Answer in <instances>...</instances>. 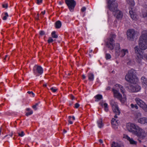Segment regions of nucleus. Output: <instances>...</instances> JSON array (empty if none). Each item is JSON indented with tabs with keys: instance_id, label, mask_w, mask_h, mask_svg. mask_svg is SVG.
I'll use <instances>...</instances> for the list:
<instances>
[{
	"instance_id": "15",
	"label": "nucleus",
	"mask_w": 147,
	"mask_h": 147,
	"mask_svg": "<svg viewBox=\"0 0 147 147\" xmlns=\"http://www.w3.org/2000/svg\"><path fill=\"white\" fill-rule=\"evenodd\" d=\"M139 123L142 124L147 123V118L146 117L142 118L138 120Z\"/></svg>"
},
{
	"instance_id": "19",
	"label": "nucleus",
	"mask_w": 147,
	"mask_h": 147,
	"mask_svg": "<svg viewBox=\"0 0 147 147\" xmlns=\"http://www.w3.org/2000/svg\"><path fill=\"white\" fill-rule=\"evenodd\" d=\"M115 46V49L116 50V53H118L120 51V48L119 44L118 43H116L115 45H113Z\"/></svg>"
},
{
	"instance_id": "34",
	"label": "nucleus",
	"mask_w": 147,
	"mask_h": 147,
	"mask_svg": "<svg viewBox=\"0 0 147 147\" xmlns=\"http://www.w3.org/2000/svg\"><path fill=\"white\" fill-rule=\"evenodd\" d=\"M39 102L36 103L35 105H33L32 106V108L34 109L35 110H36L37 109V106L39 104Z\"/></svg>"
},
{
	"instance_id": "17",
	"label": "nucleus",
	"mask_w": 147,
	"mask_h": 147,
	"mask_svg": "<svg viewBox=\"0 0 147 147\" xmlns=\"http://www.w3.org/2000/svg\"><path fill=\"white\" fill-rule=\"evenodd\" d=\"M99 104L102 107H104L105 108V111L107 112L108 111V105L106 103H104L103 102H102L99 103Z\"/></svg>"
},
{
	"instance_id": "35",
	"label": "nucleus",
	"mask_w": 147,
	"mask_h": 147,
	"mask_svg": "<svg viewBox=\"0 0 147 147\" xmlns=\"http://www.w3.org/2000/svg\"><path fill=\"white\" fill-rule=\"evenodd\" d=\"M5 16L3 18V20H6L7 19V17H8L9 15L7 12H5L4 13Z\"/></svg>"
},
{
	"instance_id": "62",
	"label": "nucleus",
	"mask_w": 147,
	"mask_h": 147,
	"mask_svg": "<svg viewBox=\"0 0 147 147\" xmlns=\"http://www.w3.org/2000/svg\"><path fill=\"white\" fill-rule=\"evenodd\" d=\"M63 132L64 133H65L67 132V131L65 129L63 130Z\"/></svg>"
},
{
	"instance_id": "57",
	"label": "nucleus",
	"mask_w": 147,
	"mask_h": 147,
	"mask_svg": "<svg viewBox=\"0 0 147 147\" xmlns=\"http://www.w3.org/2000/svg\"><path fill=\"white\" fill-rule=\"evenodd\" d=\"M45 11H42L41 12V13H42L43 15H44L45 14Z\"/></svg>"
},
{
	"instance_id": "51",
	"label": "nucleus",
	"mask_w": 147,
	"mask_h": 147,
	"mask_svg": "<svg viewBox=\"0 0 147 147\" xmlns=\"http://www.w3.org/2000/svg\"><path fill=\"white\" fill-rule=\"evenodd\" d=\"M144 57L146 59V60H147V54L144 55Z\"/></svg>"
},
{
	"instance_id": "27",
	"label": "nucleus",
	"mask_w": 147,
	"mask_h": 147,
	"mask_svg": "<svg viewBox=\"0 0 147 147\" xmlns=\"http://www.w3.org/2000/svg\"><path fill=\"white\" fill-rule=\"evenodd\" d=\"M88 79L90 81H92L94 79V75L92 73H89L88 75Z\"/></svg>"
},
{
	"instance_id": "4",
	"label": "nucleus",
	"mask_w": 147,
	"mask_h": 147,
	"mask_svg": "<svg viewBox=\"0 0 147 147\" xmlns=\"http://www.w3.org/2000/svg\"><path fill=\"white\" fill-rule=\"evenodd\" d=\"M116 35L114 34H111L110 37L106 42V46L110 50L114 49L113 45H114L115 41L114 39L115 38Z\"/></svg>"
},
{
	"instance_id": "24",
	"label": "nucleus",
	"mask_w": 147,
	"mask_h": 147,
	"mask_svg": "<svg viewBox=\"0 0 147 147\" xmlns=\"http://www.w3.org/2000/svg\"><path fill=\"white\" fill-rule=\"evenodd\" d=\"M134 87L135 92H137L139 91L141 89L140 86L138 85L137 84L134 85Z\"/></svg>"
},
{
	"instance_id": "28",
	"label": "nucleus",
	"mask_w": 147,
	"mask_h": 147,
	"mask_svg": "<svg viewBox=\"0 0 147 147\" xmlns=\"http://www.w3.org/2000/svg\"><path fill=\"white\" fill-rule=\"evenodd\" d=\"M111 123L112 124L116 125L117 124H118L119 121L113 118L111 120Z\"/></svg>"
},
{
	"instance_id": "9",
	"label": "nucleus",
	"mask_w": 147,
	"mask_h": 147,
	"mask_svg": "<svg viewBox=\"0 0 147 147\" xmlns=\"http://www.w3.org/2000/svg\"><path fill=\"white\" fill-rule=\"evenodd\" d=\"M134 134L138 137L143 138L145 137L146 134L144 130L138 127V128L135 131Z\"/></svg>"
},
{
	"instance_id": "39",
	"label": "nucleus",
	"mask_w": 147,
	"mask_h": 147,
	"mask_svg": "<svg viewBox=\"0 0 147 147\" xmlns=\"http://www.w3.org/2000/svg\"><path fill=\"white\" fill-rule=\"evenodd\" d=\"M27 93L29 94H30L31 96L32 97H34L35 96L34 94L33 93V92L32 91H28L27 92Z\"/></svg>"
},
{
	"instance_id": "16",
	"label": "nucleus",
	"mask_w": 147,
	"mask_h": 147,
	"mask_svg": "<svg viewBox=\"0 0 147 147\" xmlns=\"http://www.w3.org/2000/svg\"><path fill=\"white\" fill-rule=\"evenodd\" d=\"M129 13L131 18L134 20H136L137 19V15L135 14L132 11H129Z\"/></svg>"
},
{
	"instance_id": "54",
	"label": "nucleus",
	"mask_w": 147,
	"mask_h": 147,
	"mask_svg": "<svg viewBox=\"0 0 147 147\" xmlns=\"http://www.w3.org/2000/svg\"><path fill=\"white\" fill-rule=\"evenodd\" d=\"M82 77L83 79H85L86 78V76L84 75H83L82 76Z\"/></svg>"
},
{
	"instance_id": "49",
	"label": "nucleus",
	"mask_w": 147,
	"mask_h": 147,
	"mask_svg": "<svg viewBox=\"0 0 147 147\" xmlns=\"http://www.w3.org/2000/svg\"><path fill=\"white\" fill-rule=\"evenodd\" d=\"M39 14L38 13V14H37V16H36V20H39Z\"/></svg>"
},
{
	"instance_id": "53",
	"label": "nucleus",
	"mask_w": 147,
	"mask_h": 147,
	"mask_svg": "<svg viewBox=\"0 0 147 147\" xmlns=\"http://www.w3.org/2000/svg\"><path fill=\"white\" fill-rule=\"evenodd\" d=\"M68 122H69V123L70 124H72L73 123V122L72 121H71L70 120H68Z\"/></svg>"
},
{
	"instance_id": "22",
	"label": "nucleus",
	"mask_w": 147,
	"mask_h": 147,
	"mask_svg": "<svg viewBox=\"0 0 147 147\" xmlns=\"http://www.w3.org/2000/svg\"><path fill=\"white\" fill-rule=\"evenodd\" d=\"M128 91L131 92H135L134 85H131L128 87Z\"/></svg>"
},
{
	"instance_id": "26",
	"label": "nucleus",
	"mask_w": 147,
	"mask_h": 147,
	"mask_svg": "<svg viewBox=\"0 0 147 147\" xmlns=\"http://www.w3.org/2000/svg\"><path fill=\"white\" fill-rule=\"evenodd\" d=\"M141 80L142 83L147 85V79L144 77H142L141 78Z\"/></svg>"
},
{
	"instance_id": "18",
	"label": "nucleus",
	"mask_w": 147,
	"mask_h": 147,
	"mask_svg": "<svg viewBox=\"0 0 147 147\" xmlns=\"http://www.w3.org/2000/svg\"><path fill=\"white\" fill-rule=\"evenodd\" d=\"M143 59L142 55L141 54H137L136 57V61L138 63H140Z\"/></svg>"
},
{
	"instance_id": "5",
	"label": "nucleus",
	"mask_w": 147,
	"mask_h": 147,
	"mask_svg": "<svg viewBox=\"0 0 147 147\" xmlns=\"http://www.w3.org/2000/svg\"><path fill=\"white\" fill-rule=\"evenodd\" d=\"M107 4V8L110 11H115L118 7L116 0H108Z\"/></svg>"
},
{
	"instance_id": "56",
	"label": "nucleus",
	"mask_w": 147,
	"mask_h": 147,
	"mask_svg": "<svg viewBox=\"0 0 147 147\" xmlns=\"http://www.w3.org/2000/svg\"><path fill=\"white\" fill-rule=\"evenodd\" d=\"M134 107H135L136 109H137L138 108V107L136 105H135Z\"/></svg>"
},
{
	"instance_id": "46",
	"label": "nucleus",
	"mask_w": 147,
	"mask_h": 147,
	"mask_svg": "<svg viewBox=\"0 0 147 147\" xmlns=\"http://www.w3.org/2000/svg\"><path fill=\"white\" fill-rule=\"evenodd\" d=\"M86 8L85 7H82V8L81 9V11L83 12H84L85 11V10H86Z\"/></svg>"
},
{
	"instance_id": "61",
	"label": "nucleus",
	"mask_w": 147,
	"mask_h": 147,
	"mask_svg": "<svg viewBox=\"0 0 147 147\" xmlns=\"http://www.w3.org/2000/svg\"><path fill=\"white\" fill-rule=\"evenodd\" d=\"M26 110L28 111H30L31 110H30V108H27L26 109Z\"/></svg>"
},
{
	"instance_id": "42",
	"label": "nucleus",
	"mask_w": 147,
	"mask_h": 147,
	"mask_svg": "<svg viewBox=\"0 0 147 147\" xmlns=\"http://www.w3.org/2000/svg\"><path fill=\"white\" fill-rule=\"evenodd\" d=\"M39 34L41 36H43L45 34V32L44 31L41 30Z\"/></svg>"
},
{
	"instance_id": "58",
	"label": "nucleus",
	"mask_w": 147,
	"mask_h": 147,
	"mask_svg": "<svg viewBox=\"0 0 147 147\" xmlns=\"http://www.w3.org/2000/svg\"><path fill=\"white\" fill-rule=\"evenodd\" d=\"M131 61L130 60L127 63L129 65L131 63Z\"/></svg>"
},
{
	"instance_id": "43",
	"label": "nucleus",
	"mask_w": 147,
	"mask_h": 147,
	"mask_svg": "<svg viewBox=\"0 0 147 147\" xmlns=\"http://www.w3.org/2000/svg\"><path fill=\"white\" fill-rule=\"evenodd\" d=\"M80 105L79 103H77L75 105L74 107L76 108H78L79 107Z\"/></svg>"
},
{
	"instance_id": "64",
	"label": "nucleus",
	"mask_w": 147,
	"mask_h": 147,
	"mask_svg": "<svg viewBox=\"0 0 147 147\" xmlns=\"http://www.w3.org/2000/svg\"><path fill=\"white\" fill-rule=\"evenodd\" d=\"M43 86L44 87H46L47 86V85L46 84H43Z\"/></svg>"
},
{
	"instance_id": "30",
	"label": "nucleus",
	"mask_w": 147,
	"mask_h": 147,
	"mask_svg": "<svg viewBox=\"0 0 147 147\" xmlns=\"http://www.w3.org/2000/svg\"><path fill=\"white\" fill-rule=\"evenodd\" d=\"M137 103L141 107L143 108L145 107V103L144 102H137Z\"/></svg>"
},
{
	"instance_id": "10",
	"label": "nucleus",
	"mask_w": 147,
	"mask_h": 147,
	"mask_svg": "<svg viewBox=\"0 0 147 147\" xmlns=\"http://www.w3.org/2000/svg\"><path fill=\"white\" fill-rule=\"evenodd\" d=\"M138 126L136 125L133 124H129L127 126V130L130 132H134L138 128Z\"/></svg>"
},
{
	"instance_id": "7",
	"label": "nucleus",
	"mask_w": 147,
	"mask_h": 147,
	"mask_svg": "<svg viewBox=\"0 0 147 147\" xmlns=\"http://www.w3.org/2000/svg\"><path fill=\"white\" fill-rule=\"evenodd\" d=\"M136 33V32L134 30H128L127 33V39L130 41L133 40Z\"/></svg>"
},
{
	"instance_id": "20",
	"label": "nucleus",
	"mask_w": 147,
	"mask_h": 147,
	"mask_svg": "<svg viewBox=\"0 0 147 147\" xmlns=\"http://www.w3.org/2000/svg\"><path fill=\"white\" fill-rule=\"evenodd\" d=\"M134 49L136 53L137 54H141L140 53H142V50L140 49V48H139L137 46L135 47Z\"/></svg>"
},
{
	"instance_id": "31",
	"label": "nucleus",
	"mask_w": 147,
	"mask_h": 147,
	"mask_svg": "<svg viewBox=\"0 0 147 147\" xmlns=\"http://www.w3.org/2000/svg\"><path fill=\"white\" fill-rule=\"evenodd\" d=\"M127 3L131 6H133L135 5L134 0H128Z\"/></svg>"
},
{
	"instance_id": "13",
	"label": "nucleus",
	"mask_w": 147,
	"mask_h": 147,
	"mask_svg": "<svg viewBox=\"0 0 147 147\" xmlns=\"http://www.w3.org/2000/svg\"><path fill=\"white\" fill-rule=\"evenodd\" d=\"M124 138L126 139L129 141L131 144H137V142L134 140L133 138H130L127 135H124L123 137Z\"/></svg>"
},
{
	"instance_id": "44",
	"label": "nucleus",
	"mask_w": 147,
	"mask_h": 147,
	"mask_svg": "<svg viewBox=\"0 0 147 147\" xmlns=\"http://www.w3.org/2000/svg\"><path fill=\"white\" fill-rule=\"evenodd\" d=\"M50 89L53 92H55L57 90V89H54L53 87H52L50 88Z\"/></svg>"
},
{
	"instance_id": "2",
	"label": "nucleus",
	"mask_w": 147,
	"mask_h": 147,
	"mask_svg": "<svg viewBox=\"0 0 147 147\" xmlns=\"http://www.w3.org/2000/svg\"><path fill=\"white\" fill-rule=\"evenodd\" d=\"M125 79L128 82L133 84H136L138 80L135 75V71L133 69L129 71L128 74L125 76Z\"/></svg>"
},
{
	"instance_id": "33",
	"label": "nucleus",
	"mask_w": 147,
	"mask_h": 147,
	"mask_svg": "<svg viewBox=\"0 0 147 147\" xmlns=\"http://www.w3.org/2000/svg\"><path fill=\"white\" fill-rule=\"evenodd\" d=\"M111 55L108 53H106L105 54V58L107 60L111 58Z\"/></svg>"
},
{
	"instance_id": "41",
	"label": "nucleus",
	"mask_w": 147,
	"mask_h": 147,
	"mask_svg": "<svg viewBox=\"0 0 147 147\" xmlns=\"http://www.w3.org/2000/svg\"><path fill=\"white\" fill-rule=\"evenodd\" d=\"M70 98L72 100H76L77 101H79V100H77L76 98H75L74 96L72 95H70Z\"/></svg>"
},
{
	"instance_id": "59",
	"label": "nucleus",
	"mask_w": 147,
	"mask_h": 147,
	"mask_svg": "<svg viewBox=\"0 0 147 147\" xmlns=\"http://www.w3.org/2000/svg\"><path fill=\"white\" fill-rule=\"evenodd\" d=\"M117 114H116V115H115V116H114V117L115 118H117Z\"/></svg>"
},
{
	"instance_id": "47",
	"label": "nucleus",
	"mask_w": 147,
	"mask_h": 147,
	"mask_svg": "<svg viewBox=\"0 0 147 147\" xmlns=\"http://www.w3.org/2000/svg\"><path fill=\"white\" fill-rule=\"evenodd\" d=\"M143 16L144 18L147 17V12L144 13L143 14Z\"/></svg>"
},
{
	"instance_id": "12",
	"label": "nucleus",
	"mask_w": 147,
	"mask_h": 147,
	"mask_svg": "<svg viewBox=\"0 0 147 147\" xmlns=\"http://www.w3.org/2000/svg\"><path fill=\"white\" fill-rule=\"evenodd\" d=\"M111 11L113 12V14L117 19H121L122 17L123 14L122 12L120 11L117 10V8L115 11Z\"/></svg>"
},
{
	"instance_id": "60",
	"label": "nucleus",
	"mask_w": 147,
	"mask_h": 147,
	"mask_svg": "<svg viewBox=\"0 0 147 147\" xmlns=\"http://www.w3.org/2000/svg\"><path fill=\"white\" fill-rule=\"evenodd\" d=\"M7 57H8V55H6L5 56V57L4 58V60H5L6 58H7Z\"/></svg>"
},
{
	"instance_id": "48",
	"label": "nucleus",
	"mask_w": 147,
	"mask_h": 147,
	"mask_svg": "<svg viewBox=\"0 0 147 147\" xmlns=\"http://www.w3.org/2000/svg\"><path fill=\"white\" fill-rule=\"evenodd\" d=\"M135 101H142L140 98H136L135 99Z\"/></svg>"
},
{
	"instance_id": "29",
	"label": "nucleus",
	"mask_w": 147,
	"mask_h": 147,
	"mask_svg": "<svg viewBox=\"0 0 147 147\" xmlns=\"http://www.w3.org/2000/svg\"><path fill=\"white\" fill-rule=\"evenodd\" d=\"M94 98L98 100H100L102 98V96L101 94H98L95 96Z\"/></svg>"
},
{
	"instance_id": "8",
	"label": "nucleus",
	"mask_w": 147,
	"mask_h": 147,
	"mask_svg": "<svg viewBox=\"0 0 147 147\" xmlns=\"http://www.w3.org/2000/svg\"><path fill=\"white\" fill-rule=\"evenodd\" d=\"M111 104L112 105L113 112L117 115H119L121 113L119 109L117 102H111Z\"/></svg>"
},
{
	"instance_id": "38",
	"label": "nucleus",
	"mask_w": 147,
	"mask_h": 147,
	"mask_svg": "<svg viewBox=\"0 0 147 147\" xmlns=\"http://www.w3.org/2000/svg\"><path fill=\"white\" fill-rule=\"evenodd\" d=\"M53 39L51 37L49 38V39L47 40L48 43H50L51 42H53Z\"/></svg>"
},
{
	"instance_id": "36",
	"label": "nucleus",
	"mask_w": 147,
	"mask_h": 147,
	"mask_svg": "<svg viewBox=\"0 0 147 147\" xmlns=\"http://www.w3.org/2000/svg\"><path fill=\"white\" fill-rule=\"evenodd\" d=\"M18 136L21 137H23L25 135V134L23 131H22L21 133L18 132Z\"/></svg>"
},
{
	"instance_id": "6",
	"label": "nucleus",
	"mask_w": 147,
	"mask_h": 147,
	"mask_svg": "<svg viewBox=\"0 0 147 147\" xmlns=\"http://www.w3.org/2000/svg\"><path fill=\"white\" fill-rule=\"evenodd\" d=\"M65 3L69 10L71 12L73 11L76 5V2L74 0H65Z\"/></svg>"
},
{
	"instance_id": "11",
	"label": "nucleus",
	"mask_w": 147,
	"mask_h": 147,
	"mask_svg": "<svg viewBox=\"0 0 147 147\" xmlns=\"http://www.w3.org/2000/svg\"><path fill=\"white\" fill-rule=\"evenodd\" d=\"M33 72L34 73L36 74L38 73L39 75L42 74L43 72V69L40 66L36 65L33 68Z\"/></svg>"
},
{
	"instance_id": "3",
	"label": "nucleus",
	"mask_w": 147,
	"mask_h": 147,
	"mask_svg": "<svg viewBox=\"0 0 147 147\" xmlns=\"http://www.w3.org/2000/svg\"><path fill=\"white\" fill-rule=\"evenodd\" d=\"M147 33L143 34L140 37L139 40L140 48L142 50L147 48Z\"/></svg>"
},
{
	"instance_id": "14",
	"label": "nucleus",
	"mask_w": 147,
	"mask_h": 147,
	"mask_svg": "<svg viewBox=\"0 0 147 147\" xmlns=\"http://www.w3.org/2000/svg\"><path fill=\"white\" fill-rule=\"evenodd\" d=\"M119 54H118V55H120L121 57H123L126 54L128 53V51L127 49H122L121 51L119 52Z\"/></svg>"
},
{
	"instance_id": "23",
	"label": "nucleus",
	"mask_w": 147,
	"mask_h": 147,
	"mask_svg": "<svg viewBox=\"0 0 147 147\" xmlns=\"http://www.w3.org/2000/svg\"><path fill=\"white\" fill-rule=\"evenodd\" d=\"M61 26V23L60 21L58 20L55 23V26L56 28H60Z\"/></svg>"
},
{
	"instance_id": "55",
	"label": "nucleus",
	"mask_w": 147,
	"mask_h": 147,
	"mask_svg": "<svg viewBox=\"0 0 147 147\" xmlns=\"http://www.w3.org/2000/svg\"><path fill=\"white\" fill-rule=\"evenodd\" d=\"M131 107H132V108H133L134 107V106H135V105H134L133 104H131Z\"/></svg>"
},
{
	"instance_id": "63",
	"label": "nucleus",
	"mask_w": 147,
	"mask_h": 147,
	"mask_svg": "<svg viewBox=\"0 0 147 147\" xmlns=\"http://www.w3.org/2000/svg\"><path fill=\"white\" fill-rule=\"evenodd\" d=\"M72 117L71 116H69L68 117V118L69 119V120H70L71 119Z\"/></svg>"
},
{
	"instance_id": "25",
	"label": "nucleus",
	"mask_w": 147,
	"mask_h": 147,
	"mask_svg": "<svg viewBox=\"0 0 147 147\" xmlns=\"http://www.w3.org/2000/svg\"><path fill=\"white\" fill-rule=\"evenodd\" d=\"M97 123L98 127L101 128L103 126V123H102V119H100L97 121Z\"/></svg>"
},
{
	"instance_id": "52",
	"label": "nucleus",
	"mask_w": 147,
	"mask_h": 147,
	"mask_svg": "<svg viewBox=\"0 0 147 147\" xmlns=\"http://www.w3.org/2000/svg\"><path fill=\"white\" fill-rule=\"evenodd\" d=\"M99 142L101 144L102 143H103V141L101 139H100L99 140Z\"/></svg>"
},
{
	"instance_id": "45",
	"label": "nucleus",
	"mask_w": 147,
	"mask_h": 147,
	"mask_svg": "<svg viewBox=\"0 0 147 147\" xmlns=\"http://www.w3.org/2000/svg\"><path fill=\"white\" fill-rule=\"evenodd\" d=\"M36 0V3L37 4H39L42 2V0Z\"/></svg>"
},
{
	"instance_id": "21",
	"label": "nucleus",
	"mask_w": 147,
	"mask_h": 147,
	"mask_svg": "<svg viewBox=\"0 0 147 147\" xmlns=\"http://www.w3.org/2000/svg\"><path fill=\"white\" fill-rule=\"evenodd\" d=\"M111 147H123V146L117 143L113 142L111 144Z\"/></svg>"
},
{
	"instance_id": "40",
	"label": "nucleus",
	"mask_w": 147,
	"mask_h": 147,
	"mask_svg": "<svg viewBox=\"0 0 147 147\" xmlns=\"http://www.w3.org/2000/svg\"><path fill=\"white\" fill-rule=\"evenodd\" d=\"M2 7L3 8L7 9L8 7V4L7 3L3 4Z\"/></svg>"
},
{
	"instance_id": "32",
	"label": "nucleus",
	"mask_w": 147,
	"mask_h": 147,
	"mask_svg": "<svg viewBox=\"0 0 147 147\" xmlns=\"http://www.w3.org/2000/svg\"><path fill=\"white\" fill-rule=\"evenodd\" d=\"M51 36L53 38H57L58 37V35L56 34V32L55 31H53L52 32Z\"/></svg>"
},
{
	"instance_id": "1",
	"label": "nucleus",
	"mask_w": 147,
	"mask_h": 147,
	"mask_svg": "<svg viewBox=\"0 0 147 147\" xmlns=\"http://www.w3.org/2000/svg\"><path fill=\"white\" fill-rule=\"evenodd\" d=\"M124 90L122 86L119 84H116L112 90L114 97L120 101H126V96L124 94Z\"/></svg>"
},
{
	"instance_id": "37",
	"label": "nucleus",
	"mask_w": 147,
	"mask_h": 147,
	"mask_svg": "<svg viewBox=\"0 0 147 147\" xmlns=\"http://www.w3.org/2000/svg\"><path fill=\"white\" fill-rule=\"evenodd\" d=\"M33 113V111L31 110L30 112H27L26 113V115L27 116H28L29 115L32 114Z\"/></svg>"
},
{
	"instance_id": "50",
	"label": "nucleus",
	"mask_w": 147,
	"mask_h": 147,
	"mask_svg": "<svg viewBox=\"0 0 147 147\" xmlns=\"http://www.w3.org/2000/svg\"><path fill=\"white\" fill-rule=\"evenodd\" d=\"M13 135V133H11V134H9V135H6V136H5V137H6V136H10L11 137H12V136Z\"/></svg>"
}]
</instances>
